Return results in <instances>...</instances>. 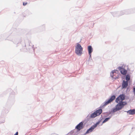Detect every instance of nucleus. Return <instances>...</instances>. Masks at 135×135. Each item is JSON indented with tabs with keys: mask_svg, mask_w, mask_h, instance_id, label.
Segmentation results:
<instances>
[{
	"mask_svg": "<svg viewBox=\"0 0 135 135\" xmlns=\"http://www.w3.org/2000/svg\"><path fill=\"white\" fill-rule=\"evenodd\" d=\"M118 72L117 70H113L110 73V75L112 77H113L114 75H116L117 72Z\"/></svg>",
	"mask_w": 135,
	"mask_h": 135,
	"instance_id": "9d476101",
	"label": "nucleus"
},
{
	"mask_svg": "<svg viewBox=\"0 0 135 135\" xmlns=\"http://www.w3.org/2000/svg\"><path fill=\"white\" fill-rule=\"evenodd\" d=\"M128 85L127 81H123L122 84V87L123 88H126Z\"/></svg>",
	"mask_w": 135,
	"mask_h": 135,
	"instance_id": "423d86ee",
	"label": "nucleus"
},
{
	"mask_svg": "<svg viewBox=\"0 0 135 135\" xmlns=\"http://www.w3.org/2000/svg\"><path fill=\"white\" fill-rule=\"evenodd\" d=\"M88 50L89 54L91 53L93 51V48L90 46H88Z\"/></svg>",
	"mask_w": 135,
	"mask_h": 135,
	"instance_id": "1a4fd4ad",
	"label": "nucleus"
},
{
	"mask_svg": "<svg viewBox=\"0 0 135 135\" xmlns=\"http://www.w3.org/2000/svg\"><path fill=\"white\" fill-rule=\"evenodd\" d=\"M18 132H17L14 135H18Z\"/></svg>",
	"mask_w": 135,
	"mask_h": 135,
	"instance_id": "a211bd4d",
	"label": "nucleus"
},
{
	"mask_svg": "<svg viewBox=\"0 0 135 135\" xmlns=\"http://www.w3.org/2000/svg\"><path fill=\"white\" fill-rule=\"evenodd\" d=\"M120 72L123 75L126 74L127 73V71L124 69H121Z\"/></svg>",
	"mask_w": 135,
	"mask_h": 135,
	"instance_id": "9b49d317",
	"label": "nucleus"
},
{
	"mask_svg": "<svg viewBox=\"0 0 135 135\" xmlns=\"http://www.w3.org/2000/svg\"><path fill=\"white\" fill-rule=\"evenodd\" d=\"M133 91L135 93V88H133Z\"/></svg>",
	"mask_w": 135,
	"mask_h": 135,
	"instance_id": "6ab92c4d",
	"label": "nucleus"
},
{
	"mask_svg": "<svg viewBox=\"0 0 135 135\" xmlns=\"http://www.w3.org/2000/svg\"><path fill=\"white\" fill-rule=\"evenodd\" d=\"M89 54L90 55V57H91V53H90V54Z\"/></svg>",
	"mask_w": 135,
	"mask_h": 135,
	"instance_id": "aec40b11",
	"label": "nucleus"
},
{
	"mask_svg": "<svg viewBox=\"0 0 135 135\" xmlns=\"http://www.w3.org/2000/svg\"><path fill=\"white\" fill-rule=\"evenodd\" d=\"M83 48L81 45L77 43L75 46V53L78 55H81L82 53Z\"/></svg>",
	"mask_w": 135,
	"mask_h": 135,
	"instance_id": "f03ea898",
	"label": "nucleus"
},
{
	"mask_svg": "<svg viewBox=\"0 0 135 135\" xmlns=\"http://www.w3.org/2000/svg\"><path fill=\"white\" fill-rule=\"evenodd\" d=\"M84 126H83V123L81 122L79 123L76 127L75 129L79 131L81 129L83 128Z\"/></svg>",
	"mask_w": 135,
	"mask_h": 135,
	"instance_id": "39448f33",
	"label": "nucleus"
},
{
	"mask_svg": "<svg viewBox=\"0 0 135 135\" xmlns=\"http://www.w3.org/2000/svg\"><path fill=\"white\" fill-rule=\"evenodd\" d=\"M118 110V104H117L116 105V107L113 108L112 112H115L116 111H117Z\"/></svg>",
	"mask_w": 135,
	"mask_h": 135,
	"instance_id": "f8f14e48",
	"label": "nucleus"
},
{
	"mask_svg": "<svg viewBox=\"0 0 135 135\" xmlns=\"http://www.w3.org/2000/svg\"><path fill=\"white\" fill-rule=\"evenodd\" d=\"M115 98V96L114 95L112 96L109 99L106 100L104 103L103 106H105L109 103L112 102Z\"/></svg>",
	"mask_w": 135,
	"mask_h": 135,
	"instance_id": "7ed1b4c3",
	"label": "nucleus"
},
{
	"mask_svg": "<svg viewBox=\"0 0 135 135\" xmlns=\"http://www.w3.org/2000/svg\"><path fill=\"white\" fill-rule=\"evenodd\" d=\"M125 95L124 94L120 95L119 96V110L121 109L127 104L126 102L122 101L125 99Z\"/></svg>",
	"mask_w": 135,
	"mask_h": 135,
	"instance_id": "f257e3e1",
	"label": "nucleus"
},
{
	"mask_svg": "<svg viewBox=\"0 0 135 135\" xmlns=\"http://www.w3.org/2000/svg\"><path fill=\"white\" fill-rule=\"evenodd\" d=\"M130 79V77L129 75H126V79L127 80L126 81H127L129 80Z\"/></svg>",
	"mask_w": 135,
	"mask_h": 135,
	"instance_id": "4468645a",
	"label": "nucleus"
},
{
	"mask_svg": "<svg viewBox=\"0 0 135 135\" xmlns=\"http://www.w3.org/2000/svg\"><path fill=\"white\" fill-rule=\"evenodd\" d=\"M102 110L101 109H99L95 112L97 116L99 115L102 112Z\"/></svg>",
	"mask_w": 135,
	"mask_h": 135,
	"instance_id": "0eeeda50",
	"label": "nucleus"
},
{
	"mask_svg": "<svg viewBox=\"0 0 135 135\" xmlns=\"http://www.w3.org/2000/svg\"><path fill=\"white\" fill-rule=\"evenodd\" d=\"M97 116L95 112L92 114L90 116L91 118H94Z\"/></svg>",
	"mask_w": 135,
	"mask_h": 135,
	"instance_id": "ddd939ff",
	"label": "nucleus"
},
{
	"mask_svg": "<svg viewBox=\"0 0 135 135\" xmlns=\"http://www.w3.org/2000/svg\"><path fill=\"white\" fill-rule=\"evenodd\" d=\"M27 4V2H23V5L24 6H25Z\"/></svg>",
	"mask_w": 135,
	"mask_h": 135,
	"instance_id": "dca6fc26",
	"label": "nucleus"
},
{
	"mask_svg": "<svg viewBox=\"0 0 135 135\" xmlns=\"http://www.w3.org/2000/svg\"><path fill=\"white\" fill-rule=\"evenodd\" d=\"M127 112L130 114L133 115L135 114V109H134L132 110H128Z\"/></svg>",
	"mask_w": 135,
	"mask_h": 135,
	"instance_id": "6e6552de",
	"label": "nucleus"
},
{
	"mask_svg": "<svg viewBox=\"0 0 135 135\" xmlns=\"http://www.w3.org/2000/svg\"><path fill=\"white\" fill-rule=\"evenodd\" d=\"M99 122H98L95 124L93 125L86 132V133H88L91 132L94 129L97 127V125L99 124Z\"/></svg>",
	"mask_w": 135,
	"mask_h": 135,
	"instance_id": "20e7f679",
	"label": "nucleus"
},
{
	"mask_svg": "<svg viewBox=\"0 0 135 135\" xmlns=\"http://www.w3.org/2000/svg\"><path fill=\"white\" fill-rule=\"evenodd\" d=\"M110 118H109V117L106 118L104 119V121L103 122V123H104L106 122L107 121H108Z\"/></svg>",
	"mask_w": 135,
	"mask_h": 135,
	"instance_id": "2eb2a0df",
	"label": "nucleus"
},
{
	"mask_svg": "<svg viewBox=\"0 0 135 135\" xmlns=\"http://www.w3.org/2000/svg\"><path fill=\"white\" fill-rule=\"evenodd\" d=\"M115 101L117 103L118 102V97L117 98Z\"/></svg>",
	"mask_w": 135,
	"mask_h": 135,
	"instance_id": "f3484780",
	"label": "nucleus"
}]
</instances>
